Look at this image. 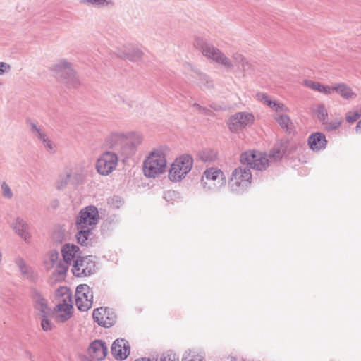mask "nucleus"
I'll return each mask as SVG.
<instances>
[{
  "instance_id": "1",
  "label": "nucleus",
  "mask_w": 361,
  "mask_h": 361,
  "mask_svg": "<svg viewBox=\"0 0 361 361\" xmlns=\"http://www.w3.org/2000/svg\"><path fill=\"white\" fill-rule=\"evenodd\" d=\"M240 163L243 166L235 168L228 180V187L233 192L240 193L250 185L252 173L250 169L265 170L269 166V159L265 154L250 150L241 154Z\"/></svg>"
},
{
  "instance_id": "2",
  "label": "nucleus",
  "mask_w": 361,
  "mask_h": 361,
  "mask_svg": "<svg viewBox=\"0 0 361 361\" xmlns=\"http://www.w3.org/2000/svg\"><path fill=\"white\" fill-rule=\"evenodd\" d=\"M99 219V212L94 206H87L80 210L76 219L78 232L75 237L77 242L82 246L92 247L97 243L93 230Z\"/></svg>"
},
{
  "instance_id": "3",
  "label": "nucleus",
  "mask_w": 361,
  "mask_h": 361,
  "mask_svg": "<svg viewBox=\"0 0 361 361\" xmlns=\"http://www.w3.org/2000/svg\"><path fill=\"white\" fill-rule=\"evenodd\" d=\"M142 142V136L133 132H113L105 140L106 147L127 158L135 153L136 147Z\"/></svg>"
},
{
  "instance_id": "4",
  "label": "nucleus",
  "mask_w": 361,
  "mask_h": 361,
  "mask_svg": "<svg viewBox=\"0 0 361 361\" xmlns=\"http://www.w3.org/2000/svg\"><path fill=\"white\" fill-rule=\"evenodd\" d=\"M166 166L164 153L161 149H154L143 163V172L148 178H155L163 173Z\"/></svg>"
},
{
  "instance_id": "5",
  "label": "nucleus",
  "mask_w": 361,
  "mask_h": 361,
  "mask_svg": "<svg viewBox=\"0 0 361 361\" xmlns=\"http://www.w3.org/2000/svg\"><path fill=\"white\" fill-rule=\"evenodd\" d=\"M56 296L59 301L56 306V310L58 312L56 319L63 323L69 319L73 314L72 294L68 288L61 287L57 290Z\"/></svg>"
},
{
  "instance_id": "6",
  "label": "nucleus",
  "mask_w": 361,
  "mask_h": 361,
  "mask_svg": "<svg viewBox=\"0 0 361 361\" xmlns=\"http://www.w3.org/2000/svg\"><path fill=\"white\" fill-rule=\"evenodd\" d=\"M195 46L201 50L204 56L212 60L218 64H221L228 69L233 68L231 60L222 53L218 48L206 42L203 39L197 38Z\"/></svg>"
},
{
  "instance_id": "7",
  "label": "nucleus",
  "mask_w": 361,
  "mask_h": 361,
  "mask_svg": "<svg viewBox=\"0 0 361 361\" xmlns=\"http://www.w3.org/2000/svg\"><path fill=\"white\" fill-rule=\"evenodd\" d=\"M226 184V177L224 173L217 168L206 169L201 178V185L205 191L214 192L218 190Z\"/></svg>"
},
{
  "instance_id": "8",
  "label": "nucleus",
  "mask_w": 361,
  "mask_h": 361,
  "mask_svg": "<svg viewBox=\"0 0 361 361\" xmlns=\"http://www.w3.org/2000/svg\"><path fill=\"white\" fill-rule=\"evenodd\" d=\"M53 71L58 77L62 78L68 87L76 88L80 85L79 78L73 68L72 64L66 59H61L56 63Z\"/></svg>"
},
{
  "instance_id": "9",
  "label": "nucleus",
  "mask_w": 361,
  "mask_h": 361,
  "mask_svg": "<svg viewBox=\"0 0 361 361\" xmlns=\"http://www.w3.org/2000/svg\"><path fill=\"white\" fill-rule=\"evenodd\" d=\"M193 159L189 154H183L175 159L169 171V178L173 182L185 178L191 170Z\"/></svg>"
},
{
  "instance_id": "10",
  "label": "nucleus",
  "mask_w": 361,
  "mask_h": 361,
  "mask_svg": "<svg viewBox=\"0 0 361 361\" xmlns=\"http://www.w3.org/2000/svg\"><path fill=\"white\" fill-rule=\"evenodd\" d=\"M96 271V264L92 256L78 257L74 261L72 272L77 277L89 276Z\"/></svg>"
},
{
  "instance_id": "11",
  "label": "nucleus",
  "mask_w": 361,
  "mask_h": 361,
  "mask_svg": "<svg viewBox=\"0 0 361 361\" xmlns=\"http://www.w3.org/2000/svg\"><path fill=\"white\" fill-rule=\"evenodd\" d=\"M118 164V154L116 152H106L97 161L96 169L102 176L110 174Z\"/></svg>"
},
{
  "instance_id": "12",
  "label": "nucleus",
  "mask_w": 361,
  "mask_h": 361,
  "mask_svg": "<svg viewBox=\"0 0 361 361\" xmlns=\"http://www.w3.org/2000/svg\"><path fill=\"white\" fill-rule=\"evenodd\" d=\"M75 303L79 310L87 311L92 306L93 293L89 286L80 284L75 291Z\"/></svg>"
},
{
  "instance_id": "13",
  "label": "nucleus",
  "mask_w": 361,
  "mask_h": 361,
  "mask_svg": "<svg viewBox=\"0 0 361 361\" xmlns=\"http://www.w3.org/2000/svg\"><path fill=\"white\" fill-rule=\"evenodd\" d=\"M254 121L255 116L252 113L238 112L230 117L228 125L231 131L236 133L252 125Z\"/></svg>"
},
{
  "instance_id": "14",
  "label": "nucleus",
  "mask_w": 361,
  "mask_h": 361,
  "mask_svg": "<svg viewBox=\"0 0 361 361\" xmlns=\"http://www.w3.org/2000/svg\"><path fill=\"white\" fill-rule=\"evenodd\" d=\"M93 319L99 326L110 327L113 326L116 319L114 311L108 307H99L93 311Z\"/></svg>"
},
{
  "instance_id": "15",
  "label": "nucleus",
  "mask_w": 361,
  "mask_h": 361,
  "mask_svg": "<svg viewBox=\"0 0 361 361\" xmlns=\"http://www.w3.org/2000/svg\"><path fill=\"white\" fill-rule=\"evenodd\" d=\"M31 298L34 308L39 316L51 314V309L48 305L47 300L35 288L32 289Z\"/></svg>"
},
{
  "instance_id": "16",
  "label": "nucleus",
  "mask_w": 361,
  "mask_h": 361,
  "mask_svg": "<svg viewBox=\"0 0 361 361\" xmlns=\"http://www.w3.org/2000/svg\"><path fill=\"white\" fill-rule=\"evenodd\" d=\"M111 350V354L117 360H123L129 355L130 348L128 341L118 338L113 342Z\"/></svg>"
},
{
  "instance_id": "17",
  "label": "nucleus",
  "mask_w": 361,
  "mask_h": 361,
  "mask_svg": "<svg viewBox=\"0 0 361 361\" xmlns=\"http://www.w3.org/2000/svg\"><path fill=\"white\" fill-rule=\"evenodd\" d=\"M108 353V348L105 342L101 340H94L89 347L88 353L90 356L97 360H102Z\"/></svg>"
},
{
  "instance_id": "18",
  "label": "nucleus",
  "mask_w": 361,
  "mask_h": 361,
  "mask_svg": "<svg viewBox=\"0 0 361 361\" xmlns=\"http://www.w3.org/2000/svg\"><path fill=\"white\" fill-rule=\"evenodd\" d=\"M326 144V137L322 133H312L308 137V145L313 151H320L325 149Z\"/></svg>"
},
{
  "instance_id": "19",
  "label": "nucleus",
  "mask_w": 361,
  "mask_h": 361,
  "mask_svg": "<svg viewBox=\"0 0 361 361\" xmlns=\"http://www.w3.org/2000/svg\"><path fill=\"white\" fill-rule=\"evenodd\" d=\"M68 173H71V183L74 185H78L83 183L85 174L83 167L80 165H75L66 167Z\"/></svg>"
},
{
  "instance_id": "20",
  "label": "nucleus",
  "mask_w": 361,
  "mask_h": 361,
  "mask_svg": "<svg viewBox=\"0 0 361 361\" xmlns=\"http://www.w3.org/2000/svg\"><path fill=\"white\" fill-rule=\"evenodd\" d=\"M13 228L15 232L23 238L25 241H28L31 236L28 233V225L25 220L18 217L13 224Z\"/></svg>"
},
{
  "instance_id": "21",
  "label": "nucleus",
  "mask_w": 361,
  "mask_h": 361,
  "mask_svg": "<svg viewBox=\"0 0 361 361\" xmlns=\"http://www.w3.org/2000/svg\"><path fill=\"white\" fill-rule=\"evenodd\" d=\"M288 145V142L287 141H281L276 143L269 152V158L273 159L274 161L280 160L285 154H287Z\"/></svg>"
},
{
  "instance_id": "22",
  "label": "nucleus",
  "mask_w": 361,
  "mask_h": 361,
  "mask_svg": "<svg viewBox=\"0 0 361 361\" xmlns=\"http://www.w3.org/2000/svg\"><path fill=\"white\" fill-rule=\"evenodd\" d=\"M259 97L264 104L271 108L278 114H281L280 113L287 112L289 111L283 104L277 101H271L269 99V97L264 94H262Z\"/></svg>"
},
{
  "instance_id": "23",
  "label": "nucleus",
  "mask_w": 361,
  "mask_h": 361,
  "mask_svg": "<svg viewBox=\"0 0 361 361\" xmlns=\"http://www.w3.org/2000/svg\"><path fill=\"white\" fill-rule=\"evenodd\" d=\"M15 263L25 278L30 280H34L35 279V275L32 269L26 264L23 258L20 257H17L15 259Z\"/></svg>"
},
{
  "instance_id": "24",
  "label": "nucleus",
  "mask_w": 361,
  "mask_h": 361,
  "mask_svg": "<svg viewBox=\"0 0 361 361\" xmlns=\"http://www.w3.org/2000/svg\"><path fill=\"white\" fill-rule=\"evenodd\" d=\"M274 118L286 133L290 134L294 131V124L288 116L283 114H277Z\"/></svg>"
},
{
  "instance_id": "25",
  "label": "nucleus",
  "mask_w": 361,
  "mask_h": 361,
  "mask_svg": "<svg viewBox=\"0 0 361 361\" xmlns=\"http://www.w3.org/2000/svg\"><path fill=\"white\" fill-rule=\"evenodd\" d=\"M79 248L74 245L66 244L61 249L63 260L70 264L75 257L76 253L78 252Z\"/></svg>"
},
{
  "instance_id": "26",
  "label": "nucleus",
  "mask_w": 361,
  "mask_h": 361,
  "mask_svg": "<svg viewBox=\"0 0 361 361\" xmlns=\"http://www.w3.org/2000/svg\"><path fill=\"white\" fill-rule=\"evenodd\" d=\"M118 55L119 57L128 59L130 61H137L142 58V52L138 49H129L125 47L123 52L118 53Z\"/></svg>"
},
{
  "instance_id": "27",
  "label": "nucleus",
  "mask_w": 361,
  "mask_h": 361,
  "mask_svg": "<svg viewBox=\"0 0 361 361\" xmlns=\"http://www.w3.org/2000/svg\"><path fill=\"white\" fill-rule=\"evenodd\" d=\"M334 91H336L343 98L350 99L355 96L351 88L344 83L336 84L333 86Z\"/></svg>"
},
{
  "instance_id": "28",
  "label": "nucleus",
  "mask_w": 361,
  "mask_h": 361,
  "mask_svg": "<svg viewBox=\"0 0 361 361\" xmlns=\"http://www.w3.org/2000/svg\"><path fill=\"white\" fill-rule=\"evenodd\" d=\"M27 123L30 128V130L32 133L38 138L41 142L48 137L47 134L42 130L41 126H38L35 122H33L30 120L27 121Z\"/></svg>"
},
{
  "instance_id": "29",
  "label": "nucleus",
  "mask_w": 361,
  "mask_h": 361,
  "mask_svg": "<svg viewBox=\"0 0 361 361\" xmlns=\"http://www.w3.org/2000/svg\"><path fill=\"white\" fill-rule=\"evenodd\" d=\"M80 4L94 7H104L114 4L112 0H79Z\"/></svg>"
},
{
  "instance_id": "30",
  "label": "nucleus",
  "mask_w": 361,
  "mask_h": 361,
  "mask_svg": "<svg viewBox=\"0 0 361 361\" xmlns=\"http://www.w3.org/2000/svg\"><path fill=\"white\" fill-rule=\"evenodd\" d=\"M71 173H68L66 169L63 173L59 177L56 182V188L60 190H63L69 183H71Z\"/></svg>"
},
{
  "instance_id": "31",
  "label": "nucleus",
  "mask_w": 361,
  "mask_h": 361,
  "mask_svg": "<svg viewBox=\"0 0 361 361\" xmlns=\"http://www.w3.org/2000/svg\"><path fill=\"white\" fill-rule=\"evenodd\" d=\"M198 157L204 162H212L216 158V152L212 149H204L199 152Z\"/></svg>"
},
{
  "instance_id": "32",
  "label": "nucleus",
  "mask_w": 361,
  "mask_h": 361,
  "mask_svg": "<svg viewBox=\"0 0 361 361\" xmlns=\"http://www.w3.org/2000/svg\"><path fill=\"white\" fill-rule=\"evenodd\" d=\"M59 254L56 250H51L48 254V256H47L48 259L45 262L47 268L51 269L52 267H54V266L58 262H59Z\"/></svg>"
},
{
  "instance_id": "33",
  "label": "nucleus",
  "mask_w": 361,
  "mask_h": 361,
  "mask_svg": "<svg viewBox=\"0 0 361 361\" xmlns=\"http://www.w3.org/2000/svg\"><path fill=\"white\" fill-rule=\"evenodd\" d=\"M233 61L234 63L238 66V68H241L245 71L248 66V62L246 61L245 58L239 53H235L232 56Z\"/></svg>"
},
{
  "instance_id": "34",
  "label": "nucleus",
  "mask_w": 361,
  "mask_h": 361,
  "mask_svg": "<svg viewBox=\"0 0 361 361\" xmlns=\"http://www.w3.org/2000/svg\"><path fill=\"white\" fill-rule=\"evenodd\" d=\"M51 314H47L45 316H40L41 319V327L44 331H51L54 328V323L49 319V317Z\"/></svg>"
},
{
  "instance_id": "35",
  "label": "nucleus",
  "mask_w": 361,
  "mask_h": 361,
  "mask_svg": "<svg viewBox=\"0 0 361 361\" xmlns=\"http://www.w3.org/2000/svg\"><path fill=\"white\" fill-rule=\"evenodd\" d=\"M54 267H56V274L61 276L63 277L68 269V263L66 262L65 261H59Z\"/></svg>"
},
{
  "instance_id": "36",
  "label": "nucleus",
  "mask_w": 361,
  "mask_h": 361,
  "mask_svg": "<svg viewBox=\"0 0 361 361\" xmlns=\"http://www.w3.org/2000/svg\"><path fill=\"white\" fill-rule=\"evenodd\" d=\"M1 189L2 195L4 198L8 200H11L13 198V192L6 182L3 181L1 183Z\"/></svg>"
},
{
  "instance_id": "37",
  "label": "nucleus",
  "mask_w": 361,
  "mask_h": 361,
  "mask_svg": "<svg viewBox=\"0 0 361 361\" xmlns=\"http://www.w3.org/2000/svg\"><path fill=\"white\" fill-rule=\"evenodd\" d=\"M46 150L50 154H54L56 152V146L49 137L42 142Z\"/></svg>"
},
{
  "instance_id": "38",
  "label": "nucleus",
  "mask_w": 361,
  "mask_h": 361,
  "mask_svg": "<svg viewBox=\"0 0 361 361\" xmlns=\"http://www.w3.org/2000/svg\"><path fill=\"white\" fill-rule=\"evenodd\" d=\"M316 114L319 120L323 123L328 116L327 111L323 104H319L317 106Z\"/></svg>"
},
{
  "instance_id": "39",
  "label": "nucleus",
  "mask_w": 361,
  "mask_h": 361,
  "mask_svg": "<svg viewBox=\"0 0 361 361\" xmlns=\"http://www.w3.org/2000/svg\"><path fill=\"white\" fill-rule=\"evenodd\" d=\"M361 116V111H348L346 114L345 119L348 123H354Z\"/></svg>"
},
{
  "instance_id": "40",
  "label": "nucleus",
  "mask_w": 361,
  "mask_h": 361,
  "mask_svg": "<svg viewBox=\"0 0 361 361\" xmlns=\"http://www.w3.org/2000/svg\"><path fill=\"white\" fill-rule=\"evenodd\" d=\"M323 124L325 125V128L327 130H334L337 129L341 124V121L340 119H335L330 122H324Z\"/></svg>"
},
{
  "instance_id": "41",
  "label": "nucleus",
  "mask_w": 361,
  "mask_h": 361,
  "mask_svg": "<svg viewBox=\"0 0 361 361\" xmlns=\"http://www.w3.org/2000/svg\"><path fill=\"white\" fill-rule=\"evenodd\" d=\"M178 197V193L174 190H168L164 192V198L168 202H171V204H173L172 200L176 199Z\"/></svg>"
},
{
  "instance_id": "42",
  "label": "nucleus",
  "mask_w": 361,
  "mask_h": 361,
  "mask_svg": "<svg viewBox=\"0 0 361 361\" xmlns=\"http://www.w3.org/2000/svg\"><path fill=\"white\" fill-rule=\"evenodd\" d=\"M317 91L324 93L325 94H330L334 91V89H333V86L330 87V86L324 85L319 83Z\"/></svg>"
},
{
  "instance_id": "43",
  "label": "nucleus",
  "mask_w": 361,
  "mask_h": 361,
  "mask_svg": "<svg viewBox=\"0 0 361 361\" xmlns=\"http://www.w3.org/2000/svg\"><path fill=\"white\" fill-rule=\"evenodd\" d=\"M160 361H179V359L173 353H165L161 356Z\"/></svg>"
},
{
  "instance_id": "44",
  "label": "nucleus",
  "mask_w": 361,
  "mask_h": 361,
  "mask_svg": "<svg viewBox=\"0 0 361 361\" xmlns=\"http://www.w3.org/2000/svg\"><path fill=\"white\" fill-rule=\"evenodd\" d=\"M110 204L115 208H119L123 204V200L120 197L114 196L111 199Z\"/></svg>"
},
{
  "instance_id": "45",
  "label": "nucleus",
  "mask_w": 361,
  "mask_h": 361,
  "mask_svg": "<svg viewBox=\"0 0 361 361\" xmlns=\"http://www.w3.org/2000/svg\"><path fill=\"white\" fill-rule=\"evenodd\" d=\"M304 84L307 87H310L312 90H317L318 85H319V82H314V81H312V80H305L304 81Z\"/></svg>"
},
{
  "instance_id": "46",
  "label": "nucleus",
  "mask_w": 361,
  "mask_h": 361,
  "mask_svg": "<svg viewBox=\"0 0 361 361\" xmlns=\"http://www.w3.org/2000/svg\"><path fill=\"white\" fill-rule=\"evenodd\" d=\"M10 68V66L4 62H0V75L5 73L7 69Z\"/></svg>"
},
{
  "instance_id": "47",
  "label": "nucleus",
  "mask_w": 361,
  "mask_h": 361,
  "mask_svg": "<svg viewBox=\"0 0 361 361\" xmlns=\"http://www.w3.org/2000/svg\"><path fill=\"white\" fill-rule=\"evenodd\" d=\"M202 357L201 355L195 356L192 358H190L189 357H183L182 361H202Z\"/></svg>"
},
{
  "instance_id": "48",
  "label": "nucleus",
  "mask_w": 361,
  "mask_h": 361,
  "mask_svg": "<svg viewBox=\"0 0 361 361\" xmlns=\"http://www.w3.org/2000/svg\"><path fill=\"white\" fill-rule=\"evenodd\" d=\"M201 78L205 81V84H204L205 87L209 88L212 86V82L211 80H209L207 75H203L201 76Z\"/></svg>"
},
{
  "instance_id": "49",
  "label": "nucleus",
  "mask_w": 361,
  "mask_h": 361,
  "mask_svg": "<svg viewBox=\"0 0 361 361\" xmlns=\"http://www.w3.org/2000/svg\"><path fill=\"white\" fill-rule=\"evenodd\" d=\"M200 114H202L204 116H212L213 113L211 110L208 109L207 108H205L203 106L202 109H201V112Z\"/></svg>"
},
{
  "instance_id": "50",
  "label": "nucleus",
  "mask_w": 361,
  "mask_h": 361,
  "mask_svg": "<svg viewBox=\"0 0 361 361\" xmlns=\"http://www.w3.org/2000/svg\"><path fill=\"white\" fill-rule=\"evenodd\" d=\"M192 106L196 108L197 111L198 113H200L201 112V109H202L203 106H202L201 105H200L199 104L197 103H194L192 104Z\"/></svg>"
},
{
  "instance_id": "51",
  "label": "nucleus",
  "mask_w": 361,
  "mask_h": 361,
  "mask_svg": "<svg viewBox=\"0 0 361 361\" xmlns=\"http://www.w3.org/2000/svg\"><path fill=\"white\" fill-rule=\"evenodd\" d=\"M356 132L361 133V120L358 121L355 128Z\"/></svg>"
},
{
  "instance_id": "52",
  "label": "nucleus",
  "mask_w": 361,
  "mask_h": 361,
  "mask_svg": "<svg viewBox=\"0 0 361 361\" xmlns=\"http://www.w3.org/2000/svg\"><path fill=\"white\" fill-rule=\"evenodd\" d=\"M211 107H212V108H213V109H214L215 110H219V108H217V107H216V106H212V105H211Z\"/></svg>"
}]
</instances>
